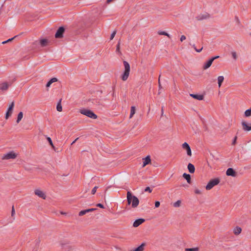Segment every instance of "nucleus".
<instances>
[{"label":"nucleus","mask_w":251,"mask_h":251,"mask_svg":"<svg viewBox=\"0 0 251 251\" xmlns=\"http://www.w3.org/2000/svg\"><path fill=\"white\" fill-rule=\"evenodd\" d=\"M89 101H91L96 106H99L101 105L100 100L98 99L90 100Z\"/></svg>","instance_id":"aec40b11"},{"label":"nucleus","mask_w":251,"mask_h":251,"mask_svg":"<svg viewBox=\"0 0 251 251\" xmlns=\"http://www.w3.org/2000/svg\"><path fill=\"white\" fill-rule=\"evenodd\" d=\"M61 214H65L66 213L62 212H61Z\"/></svg>","instance_id":"13d9d810"},{"label":"nucleus","mask_w":251,"mask_h":251,"mask_svg":"<svg viewBox=\"0 0 251 251\" xmlns=\"http://www.w3.org/2000/svg\"><path fill=\"white\" fill-rule=\"evenodd\" d=\"M48 40L46 39H42L40 40V44L42 47H46L48 44Z\"/></svg>","instance_id":"412c9836"},{"label":"nucleus","mask_w":251,"mask_h":251,"mask_svg":"<svg viewBox=\"0 0 251 251\" xmlns=\"http://www.w3.org/2000/svg\"><path fill=\"white\" fill-rule=\"evenodd\" d=\"M65 28L63 26L59 27L55 34V37L56 38H62L63 37V34L65 32Z\"/></svg>","instance_id":"423d86ee"},{"label":"nucleus","mask_w":251,"mask_h":251,"mask_svg":"<svg viewBox=\"0 0 251 251\" xmlns=\"http://www.w3.org/2000/svg\"><path fill=\"white\" fill-rule=\"evenodd\" d=\"M89 191V189H86V192H87V191Z\"/></svg>","instance_id":"052dcab7"},{"label":"nucleus","mask_w":251,"mask_h":251,"mask_svg":"<svg viewBox=\"0 0 251 251\" xmlns=\"http://www.w3.org/2000/svg\"><path fill=\"white\" fill-rule=\"evenodd\" d=\"M80 113L87 117L96 119L97 118V116L92 111L86 109H82L80 110Z\"/></svg>","instance_id":"7ed1b4c3"},{"label":"nucleus","mask_w":251,"mask_h":251,"mask_svg":"<svg viewBox=\"0 0 251 251\" xmlns=\"http://www.w3.org/2000/svg\"><path fill=\"white\" fill-rule=\"evenodd\" d=\"M14 107V101H12L10 104L5 114V119H8L12 115Z\"/></svg>","instance_id":"39448f33"},{"label":"nucleus","mask_w":251,"mask_h":251,"mask_svg":"<svg viewBox=\"0 0 251 251\" xmlns=\"http://www.w3.org/2000/svg\"><path fill=\"white\" fill-rule=\"evenodd\" d=\"M23 117V113L22 112H20L19 114H18L17 119V123H19L20 121L22 120V119Z\"/></svg>","instance_id":"cd10ccee"},{"label":"nucleus","mask_w":251,"mask_h":251,"mask_svg":"<svg viewBox=\"0 0 251 251\" xmlns=\"http://www.w3.org/2000/svg\"><path fill=\"white\" fill-rule=\"evenodd\" d=\"M195 193L197 194H201V192L200 190H199V189H196L195 190Z\"/></svg>","instance_id":"8fccbe9b"},{"label":"nucleus","mask_w":251,"mask_h":251,"mask_svg":"<svg viewBox=\"0 0 251 251\" xmlns=\"http://www.w3.org/2000/svg\"><path fill=\"white\" fill-rule=\"evenodd\" d=\"M145 191L149 192V193H151L152 192V189H151L150 187H147L145 189Z\"/></svg>","instance_id":"37998d69"},{"label":"nucleus","mask_w":251,"mask_h":251,"mask_svg":"<svg viewBox=\"0 0 251 251\" xmlns=\"http://www.w3.org/2000/svg\"><path fill=\"white\" fill-rule=\"evenodd\" d=\"M220 182V179L219 178H215L214 179H211L207 183V185L205 187V189L207 190H209L211 189L214 186L218 185Z\"/></svg>","instance_id":"20e7f679"},{"label":"nucleus","mask_w":251,"mask_h":251,"mask_svg":"<svg viewBox=\"0 0 251 251\" xmlns=\"http://www.w3.org/2000/svg\"><path fill=\"white\" fill-rule=\"evenodd\" d=\"M235 19L237 23L238 24V25H240V21L238 17L237 16H235Z\"/></svg>","instance_id":"49530a36"},{"label":"nucleus","mask_w":251,"mask_h":251,"mask_svg":"<svg viewBox=\"0 0 251 251\" xmlns=\"http://www.w3.org/2000/svg\"><path fill=\"white\" fill-rule=\"evenodd\" d=\"M231 54H232V57L234 58V59L236 60L237 58V56L236 52H235V51L232 52Z\"/></svg>","instance_id":"4c0bfd02"},{"label":"nucleus","mask_w":251,"mask_h":251,"mask_svg":"<svg viewBox=\"0 0 251 251\" xmlns=\"http://www.w3.org/2000/svg\"><path fill=\"white\" fill-rule=\"evenodd\" d=\"M113 0H106V3L107 4H109L111 2H112Z\"/></svg>","instance_id":"864d4df0"},{"label":"nucleus","mask_w":251,"mask_h":251,"mask_svg":"<svg viewBox=\"0 0 251 251\" xmlns=\"http://www.w3.org/2000/svg\"><path fill=\"white\" fill-rule=\"evenodd\" d=\"M242 231V229L241 227L239 226H236L233 230V232L235 235L239 234Z\"/></svg>","instance_id":"393cba45"},{"label":"nucleus","mask_w":251,"mask_h":251,"mask_svg":"<svg viewBox=\"0 0 251 251\" xmlns=\"http://www.w3.org/2000/svg\"><path fill=\"white\" fill-rule=\"evenodd\" d=\"M200 248L199 247L193 248H186L185 251H199Z\"/></svg>","instance_id":"c756f323"},{"label":"nucleus","mask_w":251,"mask_h":251,"mask_svg":"<svg viewBox=\"0 0 251 251\" xmlns=\"http://www.w3.org/2000/svg\"><path fill=\"white\" fill-rule=\"evenodd\" d=\"M98 186H95L93 188V189H92V191H91V193L92 194L94 195L96 193V191H97V189H98Z\"/></svg>","instance_id":"58836bf2"},{"label":"nucleus","mask_w":251,"mask_h":251,"mask_svg":"<svg viewBox=\"0 0 251 251\" xmlns=\"http://www.w3.org/2000/svg\"><path fill=\"white\" fill-rule=\"evenodd\" d=\"M127 204H131L132 208H136L139 203V199L136 196H134L130 191H127L126 194Z\"/></svg>","instance_id":"f257e3e1"},{"label":"nucleus","mask_w":251,"mask_h":251,"mask_svg":"<svg viewBox=\"0 0 251 251\" xmlns=\"http://www.w3.org/2000/svg\"><path fill=\"white\" fill-rule=\"evenodd\" d=\"M160 204V203L159 201H156L155 202V207L156 208H158V207H159Z\"/></svg>","instance_id":"a18cd8bd"},{"label":"nucleus","mask_w":251,"mask_h":251,"mask_svg":"<svg viewBox=\"0 0 251 251\" xmlns=\"http://www.w3.org/2000/svg\"><path fill=\"white\" fill-rule=\"evenodd\" d=\"M160 77H161V75H159L158 80L159 90H160V89H161L162 88V85H161V82H160Z\"/></svg>","instance_id":"e433bc0d"},{"label":"nucleus","mask_w":251,"mask_h":251,"mask_svg":"<svg viewBox=\"0 0 251 251\" xmlns=\"http://www.w3.org/2000/svg\"><path fill=\"white\" fill-rule=\"evenodd\" d=\"M237 139V137L236 136H235L232 141V145L234 146L236 144Z\"/></svg>","instance_id":"a19ab883"},{"label":"nucleus","mask_w":251,"mask_h":251,"mask_svg":"<svg viewBox=\"0 0 251 251\" xmlns=\"http://www.w3.org/2000/svg\"><path fill=\"white\" fill-rule=\"evenodd\" d=\"M145 221V219L142 218H140L136 220L133 224V226L135 227H137L138 226H139L140 225H141L142 223H143Z\"/></svg>","instance_id":"ddd939ff"},{"label":"nucleus","mask_w":251,"mask_h":251,"mask_svg":"<svg viewBox=\"0 0 251 251\" xmlns=\"http://www.w3.org/2000/svg\"><path fill=\"white\" fill-rule=\"evenodd\" d=\"M17 36H18V35L15 36L14 37H12V38H10V39H8V40H6V41H3V42H2V44H5L7 43H8V42H11V41H12L13 39H14L15 38H16Z\"/></svg>","instance_id":"72a5a7b5"},{"label":"nucleus","mask_w":251,"mask_h":251,"mask_svg":"<svg viewBox=\"0 0 251 251\" xmlns=\"http://www.w3.org/2000/svg\"><path fill=\"white\" fill-rule=\"evenodd\" d=\"M163 108L164 107L163 106H162L161 107V116H162L163 115Z\"/></svg>","instance_id":"5fc2aeb1"},{"label":"nucleus","mask_w":251,"mask_h":251,"mask_svg":"<svg viewBox=\"0 0 251 251\" xmlns=\"http://www.w3.org/2000/svg\"><path fill=\"white\" fill-rule=\"evenodd\" d=\"M241 124L242 128L244 131H250L251 130V124H248L245 121H242Z\"/></svg>","instance_id":"9d476101"},{"label":"nucleus","mask_w":251,"mask_h":251,"mask_svg":"<svg viewBox=\"0 0 251 251\" xmlns=\"http://www.w3.org/2000/svg\"><path fill=\"white\" fill-rule=\"evenodd\" d=\"M69 251V249H68V250L67 249H65V251Z\"/></svg>","instance_id":"bf43d9fd"},{"label":"nucleus","mask_w":251,"mask_h":251,"mask_svg":"<svg viewBox=\"0 0 251 251\" xmlns=\"http://www.w3.org/2000/svg\"><path fill=\"white\" fill-rule=\"evenodd\" d=\"M181 201L180 200H178L173 204V206L175 207H178L180 206Z\"/></svg>","instance_id":"2f4dec72"},{"label":"nucleus","mask_w":251,"mask_h":251,"mask_svg":"<svg viewBox=\"0 0 251 251\" xmlns=\"http://www.w3.org/2000/svg\"><path fill=\"white\" fill-rule=\"evenodd\" d=\"M135 110H136L135 107L131 106V109H130V116H129V118H131L133 117V116L134 115V114L135 113Z\"/></svg>","instance_id":"c85d7f7f"},{"label":"nucleus","mask_w":251,"mask_h":251,"mask_svg":"<svg viewBox=\"0 0 251 251\" xmlns=\"http://www.w3.org/2000/svg\"><path fill=\"white\" fill-rule=\"evenodd\" d=\"M12 84L11 82L8 83L7 82H4L0 84V90L1 92H4L6 91L10 86Z\"/></svg>","instance_id":"0eeeda50"},{"label":"nucleus","mask_w":251,"mask_h":251,"mask_svg":"<svg viewBox=\"0 0 251 251\" xmlns=\"http://www.w3.org/2000/svg\"><path fill=\"white\" fill-rule=\"evenodd\" d=\"M17 157V154L14 152V151H10L4 155L2 159H14Z\"/></svg>","instance_id":"6e6552de"},{"label":"nucleus","mask_w":251,"mask_h":251,"mask_svg":"<svg viewBox=\"0 0 251 251\" xmlns=\"http://www.w3.org/2000/svg\"><path fill=\"white\" fill-rule=\"evenodd\" d=\"M158 34L159 35H165V36H168L169 38H170V35L168 33H167L165 31H159L158 32Z\"/></svg>","instance_id":"c9c22d12"},{"label":"nucleus","mask_w":251,"mask_h":251,"mask_svg":"<svg viewBox=\"0 0 251 251\" xmlns=\"http://www.w3.org/2000/svg\"><path fill=\"white\" fill-rule=\"evenodd\" d=\"M62 99H60L58 102L57 103L56 106V109L58 111L61 112L62 111V107L61 104Z\"/></svg>","instance_id":"a878e982"},{"label":"nucleus","mask_w":251,"mask_h":251,"mask_svg":"<svg viewBox=\"0 0 251 251\" xmlns=\"http://www.w3.org/2000/svg\"><path fill=\"white\" fill-rule=\"evenodd\" d=\"M187 168H188L189 172L190 173L193 174L195 172V168L194 165H193L192 164H191L190 163H189L188 165V166H187Z\"/></svg>","instance_id":"6ab92c4d"},{"label":"nucleus","mask_w":251,"mask_h":251,"mask_svg":"<svg viewBox=\"0 0 251 251\" xmlns=\"http://www.w3.org/2000/svg\"><path fill=\"white\" fill-rule=\"evenodd\" d=\"M245 116L246 117H250L251 116V107L245 111Z\"/></svg>","instance_id":"7c9ffc66"},{"label":"nucleus","mask_w":251,"mask_h":251,"mask_svg":"<svg viewBox=\"0 0 251 251\" xmlns=\"http://www.w3.org/2000/svg\"><path fill=\"white\" fill-rule=\"evenodd\" d=\"M182 146L183 149L186 150L187 155L191 156L192 155V151L189 144L186 142H185L182 144Z\"/></svg>","instance_id":"1a4fd4ad"},{"label":"nucleus","mask_w":251,"mask_h":251,"mask_svg":"<svg viewBox=\"0 0 251 251\" xmlns=\"http://www.w3.org/2000/svg\"><path fill=\"white\" fill-rule=\"evenodd\" d=\"M186 39V37L184 35H182L180 37V41L181 42L183 41L184 40Z\"/></svg>","instance_id":"09e8293b"},{"label":"nucleus","mask_w":251,"mask_h":251,"mask_svg":"<svg viewBox=\"0 0 251 251\" xmlns=\"http://www.w3.org/2000/svg\"><path fill=\"white\" fill-rule=\"evenodd\" d=\"M67 246V245H66V244H63V245H62V247H65V246Z\"/></svg>","instance_id":"4d7b16f0"},{"label":"nucleus","mask_w":251,"mask_h":251,"mask_svg":"<svg viewBox=\"0 0 251 251\" xmlns=\"http://www.w3.org/2000/svg\"><path fill=\"white\" fill-rule=\"evenodd\" d=\"M15 214V212L14 207L13 205L12 207V210H11V216L13 217L14 216Z\"/></svg>","instance_id":"c03bdc74"},{"label":"nucleus","mask_w":251,"mask_h":251,"mask_svg":"<svg viewBox=\"0 0 251 251\" xmlns=\"http://www.w3.org/2000/svg\"><path fill=\"white\" fill-rule=\"evenodd\" d=\"M143 167H145L146 165L150 164L151 163V159L150 155H148L145 158H143Z\"/></svg>","instance_id":"2eb2a0df"},{"label":"nucleus","mask_w":251,"mask_h":251,"mask_svg":"<svg viewBox=\"0 0 251 251\" xmlns=\"http://www.w3.org/2000/svg\"><path fill=\"white\" fill-rule=\"evenodd\" d=\"M78 139V138H77L76 139H75L71 144V145H73V144H74L76 141Z\"/></svg>","instance_id":"6e6d98bb"},{"label":"nucleus","mask_w":251,"mask_h":251,"mask_svg":"<svg viewBox=\"0 0 251 251\" xmlns=\"http://www.w3.org/2000/svg\"><path fill=\"white\" fill-rule=\"evenodd\" d=\"M116 33V31L115 30L113 32V33L111 34V36H110V40H112L113 39V38L114 37L115 34Z\"/></svg>","instance_id":"79ce46f5"},{"label":"nucleus","mask_w":251,"mask_h":251,"mask_svg":"<svg viewBox=\"0 0 251 251\" xmlns=\"http://www.w3.org/2000/svg\"><path fill=\"white\" fill-rule=\"evenodd\" d=\"M37 249H36V250H35V251H37Z\"/></svg>","instance_id":"680f3d73"},{"label":"nucleus","mask_w":251,"mask_h":251,"mask_svg":"<svg viewBox=\"0 0 251 251\" xmlns=\"http://www.w3.org/2000/svg\"><path fill=\"white\" fill-rule=\"evenodd\" d=\"M88 213L87 209L81 210L79 212L78 215L79 216H83Z\"/></svg>","instance_id":"f704fd0d"},{"label":"nucleus","mask_w":251,"mask_h":251,"mask_svg":"<svg viewBox=\"0 0 251 251\" xmlns=\"http://www.w3.org/2000/svg\"><path fill=\"white\" fill-rule=\"evenodd\" d=\"M123 64L125 67V71L121 76V78L123 81H126L129 75L130 65L129 63L126 61H124Z\"/></svg>","instance_id":"f03ea898"},{"label":"nucleus","mask_w":251,"mask_h":251,"mask_svg":"<svg viewBox=\"0 0 251 251\" xmlns=\"http://www.w3.org/2000/svg\"><path fill=\"white\" fill-rule=\"evenodd\" d=\"M116 51L118 52L119 54H121V52L120 51V40L119 41L117 46H116Z\"/></svg>","instance_id":"473e14b6"},{"label":"nucleus","mask_w":251,"mask_h":251,"mask_svg":"<svg viewBox=\"0 0 251 251\" xmlns=\"http://www.w3.org/2000/svg\"><path fill=\"white\" fill-rule=\"evenodd\" d=\"M57 81H58V79L56 77H53V78H51L47 82V83L46 84V87H49L52 83L56 82Z\"/></svg>","instance_id":"5701e85b"},{"label":"nucleus","mask_w":251,"mask_h":251,"mask_svg":"<svg viewBox=\"0 0 251 251\" xmlns=\"http://www.w3.org/2000/svg\"><path fill=\"white\" fill-rule=\"evenodd\" d=\"M97 209V208L87 209L88 213L89 212L93 211L96 210Z\"/></svg>","instance_id":"3c124183"},{"label":"nucleus","mask_w":251,"mask_h":251,"mask_svg":"<svg viewBox=\"0 0 251 251\" xmlns=\"http://www.w3.org/2000/svg\"><path fill=\"white\" fill-rule=\"evenodd\" d=\"M226 175L228 176L235 177L237 175V173L234 170L233 168H229L226 170Z\"/></svg>","instance_id":"9b49d317"},{"label":"nucleus","mask_w":251,"mask_h":251,"mask_svg":"<svg viewBox=\"0 0 251 251\" xmlns=\"http://www.w3.org/2000/svg\"><path fill=\"white\" fill-rule=\"evenodd\" d=\"M213 60L211 59V58L210 59H209L206 63L205 64H204V65L203 66V69L204 70H206L207 69H208V68H209L211 65H212V63H213Z\"/></svg>","instance_id":"f3484780"},{"label":"nucleus","mask_w":251,"mask_h":251,"mask_svg":"<svg viewBox=\"0 0 251 251\" xmlns=\"http://www.w3.org/2000/svg\"><path fill=\"white\" fill-rule=\"evenodd\" d=\"M193 48H194V49L195 50H196L197 52H201V51L202 50V48H201V49H200V50L197 49L196 48V46H195V44H194V45H193Z\"/></svg>","instance_id":"ea45409f"},{"label":"nucleus","mask_w":251,"mask_h":251,"mask_svg":"<svg viewBox=\"0 0 251 251\" xmlns=\"http://www.w3.org/2000/svg\"><path fill=\"white\" fill-rule=\"evenodd\" d=\"M96 205L97 207H100L101 208H104V206L101 203H98Z\"/></svg>","instance_id":"de8ad7c7"},{"label":"nucleus","mask_w":251,"mask_h":251,"mask_svg":"<svg viewBox=\"0 0 251 251\" xmlns=\"http://www.w3.org/2000/svg\"><path fill=\"white\" fill-rule=\"evenodd\" d=\"M34 193L36 195L38 196L40 198H41L43 199H46V196L43 191L39 189H36L35 190Z\"/></svg>","instance_id":"f8f14e48"},{"label":"nucleus","mask_w":251,"mask_h":251,"mask_svg":"<svg viewBox=\"0 0 251 251\" xmlns=\"http://www.w3.org/2000/svg\"><path fill=\"white\" fill-rule=\"evenodd\" d=\"M182 176L187 180V182L189 184H191L192 183L191 176L189 174L184 173Z\"/></svg>","instance_id":"a211bd4d"},{"label":"nucleus","mask_w":251,"mask_h":251,"mask_svg":"<svg viewBox=\"0 0 251 251\" xmlns=\"http://www.w3.org/2000/svg\"><path fill=\"white\" fill-rule=\"evenodd\" d=\"M220 57L219 56L217 55V56H214V57H212L211 58V59L213 60V61H214V60L216 59H218Z\"/></svg>","instance_id":"603ef678"},{"label":"nucleus","mask_w":251,"mask_h":251,"mask_svg":"<svg viewBox=\"0 0 251 251\" xmlns=\"http://www.w3.org/2000/svg\"><path fill=\"white\" fill-rule=\"evenodd\" d=\"M47 140L48 141L50 145L51 146L52 148L53 149V150L55 151L58 152L59 151L57 149L55 148V147L54 146L52 141L50 137H47Z\"/></svg>","instance_id":"b1692460"},{"label":"nucleus","mask_w":251,"mask_h":251,"mask_svg":"<svg viewBox=\"0 0 251 251\" xmlns=\"http://www.w3.org/2000/svg\"><path fill=\"white\" fill-rule=\"evenodd\" d=\"M210 17V15L208 13L205 14H201L196 17V19L198 21H201L204 19H208Z\"/></svg>","instance_id":"4468645a"},{"label":"nucleus","mask_w":251,"mask_h":251,"mask_svg":"<svg viewBox=\"0 0 251 251\" xmlns=\"http://www.w3.org/2000/svg\"><path fill=\"white\" fill-rule=\"evenodd\" d=\"M250 34L251 35V33H250Z\"/></svg>","instance_id":"e2e57ef3"},{"label":"nucleus","mask_w":251,"mask_h":251,"mask_svg":"<svg viewBox=\"0 0 251 251\" xmlns=\"http://www.w3.org/2000/svg\"><path fill=\"white\" fill-rule=\"evenodd\" d=\"M146 246L145 243H143L140 246L133 250V251H143Z\"/></svg>","instance_id":"4be33fe9"},{"label":"nucleus","mask_w":251,"mask_h":251,"mask_svg":"<svg viewBox=\"0 0 251 251\" xmlns=\"http://www.w3.org/2000/svg\"><path fill=\"white\" fill-rule=\"evenodd\" d=\"M224 80V77L223 76H219L218 77V83L219 87H220L223 81Z\"/></svg>","instance_id":"bb28decb"},{"label":"nucleus","mask_w":251,"mask_h":251,"mask_svg":"<svg viewBox=\"0 0 251 251\" xmlns=\"http://www.w3.org/2000/svg\"><path fill=\"white\" fill-rule=\"evenodd\" d=\"M190 96L195 99H197L200 100H202L204 98V96L203 95H198V94H191Z\"/></svg>","instance_id":"dca6fc26"}]
</instances>
